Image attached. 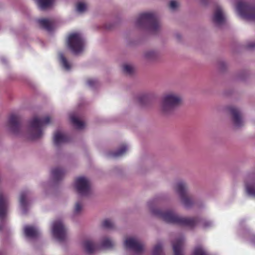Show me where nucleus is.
Listing matches in <instances>:
<instances>
[{
    "mask_svg": "<svg viewBox=\"0 0 255 255\" xmlns=\"http://www.w3.org/2000/svg\"><path fill=\"white\" fill-rule=\"evenodd\" d=\"M156 201L153 200L148 202L151 213L155 216L161 218L166 223L185 226L190 228L194 227L198 223H201L203 228L206 229L211 227V221L198 218H186L180 217L172 211L163 212L160 209L155 208L154 206Z\"/></svg>",
    "mask_w": 255,
    "mask_h": 255,
    "instance_id": "1",
    "label": "nucleus"
},
{
    "mask_svg": "<svg viewBox=\"0 0 255 255\" xmlns=\"http://www.w3.org/2000/svg\"><path fill=\"white\" fill-rule=\"evenodd\" d=\"M183 103V97L178 92L168 91L162 96L160 110L165 116L172 115Z\"/></svg>",
    "mask_w": 255,
    "mask_h": 255,
    "instance_id": "2",
    "label": "nucleus"
},
{
    "mask_svg": "<svg viewBox=\"0 0 255 255\" xmlns=\"http://www.w3.org/2000/svg\"><path fill=\"white\" fill-rule=\"evenodd\" d=\"M135 24L137 27L145 29L153 34L161 29V24L158 17L153 12L141 13L136 20Z\"/></svg>",
    "mask_w": 255,
    "mask_h": 255,
    "instance_id": "3",
    "label": "nucleus"
},
{
    "mask_svg": "<svg viewBox=\"0 0 255 255\" xmlns=\"http://www.w3.org/2000/svg\"><path fill=\"white\" fill-rule=\"evenodd\" d=\"M50 118L46 116L43 118H33L29 122V136L32 139L40 138L43 132L42 128L50 123Z\"/></svg>",
    "mask_w": 255,
    "mask_h": 255,
    "instance_id": "4",
    "label": "nucleus"
},
{
    "mask_svg": "<svg viewBox=\"0 0 255 255\" xmlns=\"http://www.w3.org/2000/svg\"><path fill=\"white\" fill-rule=\"evenodd\" d=\"M67 43L68 48L74 54H77L83 50L85 46V39L81 33L73 32L69 35Z\"/></svg>",
    "mask_w": 255,
    "mask_h": 255,
    "instance_id": "5",
    "label": "nucleus"
},
{
    "mask_svg": "<svg viewBox=\"0 0 255 255\" xmlns=\"http://www.w3.org/2000/svg\"><path fill=\"white\" fill-rule=\"evenodd\" d=\"M188 189L187 183L183 181L177 182L174 186V189L179 195L182 204L186 208L191 207L194 203L192 198L188 195Z\"/></svg>",
    "mask_w": 255,
    "mask_h": 255,
    "instance_id": "6",
    "label": "nucleus"
},
{
    "mask_svg": "<svg viewBox=\"0 0 255 255\" xmlns=\"http://www.w3.org/2000/svg\"><path fill=\"white\" fill-rule=\"evenodd\" d=\"M236 8L238 13L243 19L249 21L255 22V4L239 2Z\"/></svg>",
    "mask_w": 255,
    "mask_h": 255,
    "instance_id": "7",
    "label": "nucleus"
},
{
    "mask_svg": "<svg viewBox=\"0 0 255 255\" xmlns=\"http://www.w3.org/2000/svg\"><path fill=\"white\" fill-rule=\"evenodd\" d=\"M74 186L77 192L81 196H88L91 194V183L90 180L86 177H77Z\"/></svg>",
    "mask_w": 255,
    "mask_h": 255,
    "instance_id": "8",
    "label": "nucleus"
},
{
    "mask_svg": "<svg viewBox=\"0 0 255 255\" xmlns=\"http://www.w3.org/2000/svg\"><path fill=\"white\" fill-rule=\"evenodd\" d=\"M227 109L234 126L238 128L243 127L245 121L241 109L235 106H230Z\"/></svg>",
    "mask_w": 255,
    "mask_h": 255,
    "instance_id": "9",
    "label": "nucleus"
},
{
    "mask_svg": "<svg viewBox=\"0 0 255 255\" xmlns=\"http://www.w3.org/2000/svg\"><path fill=\"white\" fill-rule=\"evenodd\" d=\"M124 247L129 249L136 253H140L144 251L143 244L137 238L134 237H128L124 243Z\"/></svg>",
    "mask_w": 255,
    "mask_h": 255,
    "instance_id": "10",
    "label": "nucleus"
},
{
    "mask_svg": "<svg viewBox=\"0 0 255 255\" xmlns=\"http://www.w3.org/2000/svg\"><path fill=\"white\" fill-rule=\"evenodd\" d=\"M8 207V198L2 191H0V231L3 228V222L7 213Z\"/></svg>",
    "mask_w": 255,
    "mask_h": 255,
    "instance_id": "11",
    "label": "nucleus"
},
{
    "mask_svg": "<svg viewBox=\"0 0 255 255\" xmlns=\"http://www.w3.org/2000/svg\"><path fill=\"white\" fill-rule=\"evenodd\" d=\"M226 16L223 9L220 6H217L212 16L213 24L217 27H222L226 24Z\"/></svg>",
    "mask_w": 255,
    "mask_h": 255,
    "instance_id": "12",
    "label": "nucleus"
},
{
    "mask_svg": "<svg viewBox=\"0 0 255 255\" xmlns=\"http://www.w3.org/2000/svg\"><path fill=\"white\" fill-rule=\"evenodd\" d=\"M53 236L59 241H63L66 236L67 230L61 221H57L53 223L52 226Z\"/></svg>",
    "mask_w": 255,
    "mask_h": 255,
    "instance_id": "13",
    "label": "nucleus"
},
{
    "mask_svg": "<svg viewBox=\"0 0 255 255\" xmlns=\"http://www.w3.org/2000/svg\"><path fill=\"white\" fill-rule=\"evenodd\" d=\"M21 120L20 116L16 115H11L8 119V125L10 131L13 134L19 133L21 129Z\"/></svg>",
    "mask_w": 255,
    "mask_h": 255,
    "instance_id": "14",
    "label": "nucleus"
},
{
    "mask_svg": "<svg viewBox=\"0 0 255 255\" xmlns=\"http://www.w3.org/2000/svg\"><path fill=\"white\" fill-rule=\"evenodd\" d=\"M30 192L28 190H23L20 193L19 202L23 215H26L27 213L30 204Z\"/></svg>",
    "mask_w": 255,
    "mask_h": 255,
    "instance_id": "15",
    "label": "nucleus"
},
{
    "mask_svg": "<svg viewBox=\"0 0 255 255\" xmlns=\"http://www.w3.org/2000/svg\"><path fill=\"white\" fill-rule=\"evenodd\" d=\"M184 238L182 237L172 242L174 255H184Z\"/></svg>",
    "mask_w": 255,
    "mask_h": 255,
    "instance_id": "16",
    "label": "nucleus"
},
{
    "mask_svg": "<svg viewBox=\"0 0 255 255\" xmlns=\"http://www.w3.org/2000/svg\"><path fill=\"white\" fill-rule=\"evenodd\" d=\"M37 22L40 28L48 32L52 31L54 27V21L46 18H41L37 20Z\"/></svg>",
    "mask_w": 255,
    "mask_h": 255,
    "instance_id": "17",
    "label": "nucleus"
},
{
    "mask_svg": "<svg viewBox=\"0 0 255 255\" xmlns=\"http://www.w3.org/2000/svg\"><path fill=\"white\" fill-rule=\"evenodd\" d=\"M24 233L26 237L34 239L39 236V232L34 227L30 226H25L24 228Z\"/></svg>",
    "mask_w": 255,
    "mask_h": 255,
    "instance_id": "18",
    "label": "nucleus"
},
{
    "mask_svg": "<svg viewBox=\"0 0 255 255\" xmlns=\"http://www.w3.org/2000/svg\"><path fill=\"white\" fill-rule=\"evenodd\" d=\"M68 140L67 136L59 131L56 132L53 137V141L55 145L58 146L62 143L67 142Z\"/></svg>",
    "mask_w": 255,
    "mask_h": 255,
    "instance_id": "19",
    "label": "nucleus"
},
{
    "mask_svg": "<svg viewBox=\"0 0 255 255\" xmlns=\"http://www.w3.org/2000/svg\"><path fill=\"white\" fill-rule=\"evenodd\" d=\"M65 175L64 170L61 168H55L51 171V176L55 181H58L62 179Z\"/></svg>",
    "mask_w": 255,
    "mask_h": 255,
    "instance_id": "20",
    "label": "nucleus"
},
{
    "mask_svg": "<svg viewBox=\"0 0 255 255\" xmlns=\"http://www.w3.org/2000/svg\"><path fill=\"white\" fill-rule=\"evenodd\" d=\"M128 150V146L126 144L122 145L119 149L115 152H110L108 156L111 157L117 158L123 156Z\"/></svg>",
    "mask_w": 255,
    "mask_h": 255,
    "instance_id": "21",
    "label": "nucleus"
},
{
    "mask_svg": "<svg viewBox=\"0 0 255 255\" xmlns=\"http://www.w3.org/2000/svg\"><path fill=\"white\" fill-rule=\"evenodd\" d=\"M144 57L148 60H154L159 57V53L155 50H148L144 52Z\"/></svg>",
    "mask_w": 255,
    "mask_h": 255,
    "instance_id": "22",
    "label": "nucleus"
},
{
    "mask_svg": "<svg viewBox=\"0 0 255 255\" xmlns=\"http://www.w3.org/2000/svg\"><path fill=\"white\" fill-rule=\"evenodd\" d=\"M76 10L80 13H83L85 12L88 8V4L84 1H78L76 4Z\"/></svg>",
    "mask_w": 255,
    "mask_h": 255,
    "instance_id": "23",
    "label": "nucleus"
},
{
    "mask_svg": "<svg viewBox=\"0 0 255 255\" xmlns=\"http://www.w3.org/2000/svg\"><path fill=\"white\" fill-rule=\"evenodd\" d=\"M84 249L88 254H92L96 250V246L94 242L90 240H86L84 242Z\"/></svg>",
    "mask_w": 255,
    "mask_h": 255,
    "instance_id": "24",
    "label": "nucleus"
},
{
    "mask_svg": "<svg viewBox=\"0 0 255 255\" xmlns=\"http://www.w3.org/2000/svg\"><path fill=\"white\" fill-rule=\"evenodd\" d=\"M37 4L41 9H45L50 7L55 0H35Z\"/></svg>",
    "mask_w": 255,
    "mask_h": 255,
    "instance_id": "25",
    "label": "nucleus"
},
{
    "mask_svg": "<svg viewBox=\"0 0 255 255\" xmlns=\"http://www.w3.org/2000/svg\"><path fill=\"white\" fill-rule=\"evenodd\" d=\"M70 120L76 128L81 129L84 128V123L82 121H80L75 115H71Z\"/></svg>",
    "mask_w": 255,
    "mask_h": 255,
    "instance_id": "26",
    "label": "nucleus"
},
{
    "mask_svg": "<svg viewBox=\"0 0 255 255\" xmlns=\"http://www.w3.org/2000/svg\"><path fill=\"white\" fill-rule=\"evenodd\" d=\"M83 210V204L81 201H78L75 203L73 209V215L74 216L80 215Z\"/></svg>",
    "mask_w": 255,
    "mask_h": 255,
    "instance_id": "27",
    "label": "nucleus"
},
{
    "mask_svg": "<svg viewBox=\"0 0 255 255\" xmlns=\"http://www.w3.org/2000/svg\"><path fill=\"white\" fill-rule=\"evenodd\" d=\"M151 97V94L147 93H141L137 96V99L138 102L144 105Z\"/></svg>",
    "mask_w": 255,
    "mask_h": 255,
    "instance_id": "28",
    "label": "nucleus"
},
{
    "mask_svg": "<svg viewBox=\"0 0 255 255\" xmlns=\"http://www.w3.org/2000/svg\"><path fill=\"white\" fill-rule=\"evenodd\" d=\"M59 59H60V62H61L62 66L66 70H70V69L71 68L70 64L68 62L67 59L64 56V54L62 53H59Z\"/></svg>",
    "mask_w": 255,
    "mask_h": 255,
    "instance_id": "29",
    "label": "nucleus"
},
{
    "mask_svg": "<svg viewBox=\"0 0 255 255\" xmlns=\"http://www.w3.org/2000/svg\"><path fill=\"white\" fill-rule=\"evenodd\" d=\"M192 255H209L202 246H198L194 248Z\"/></svg>",
    "mask_w": 255,
    "mask_h": 255,
    "instance_id": "30",
    "label": "nucleus"
},
{
    "mask_svg": "<svg viewBox=\"0 0 255 255\" xmlns=\"http://www.w3.org/2000/svg\"><path fill=\"white\" fill-rule=\"evenodd\" d=\"M246 189L247 193L249 195L255 197V181L253 183L247 184Z\"/></svg>",
    "mask_w": 255,
    "mask_h": 255,
    "instance_id": "31",
    "label": "nucleus"
},
{
    "mask_svg": "<svg viewBox=\"0 0 255 255\" xmlns=\"http://www.w3.org/2000/svg\"><path fill=\"white\" fill-rule=\"evenodd\" d=\"M102 246L105 248L110 249L114 246V243L108 238H104L101 243Z\"/></svg>",
    "mask_w": 255,
    "mask_h": 255,
    "instance_id": "32",
    "label": "nucleus"
},
{
    "mask_svg": "<svg viewBox=\"0 0 255 255\" xmlns=\"http://www.w3.org/2000/svg\"><path fill=\"white\" fill-rule=\"evenodd\" d=\"M152 255H164L161 244L158 243L155 246L152 251Z\"/></svg>",
    "mask_w": 255,
    "mask_h": 255,
    "instance_id": "33",
    "label": "nucleus"
},
{
    "mask_svg": "<svg viewBox=\"0 0 255 255\" xmlns=\"http://www.w3.org/2000/svg\"><path fill=\"white\" fill-rule=\"evenodd\" d=\"M104 228L107 229H112L114 228V224L112 221L110 219H106L103 221L102 224Z\"/></svg>",
    "mask_w": 255,
    "mask_h": 255,
    "instance_id": "34",
    "label": "nucleus"
},
{
    "mask_svg": "<svg viewBox=\"0 0 255 255\" xmlns=\"http://www.w3.org/2000/svg\"><path fill=\"white\" fill-rule=\"evenodd\" d=\"M123 70L126 74L131 75L134 71V68L131 65L125 64L123 66Z\"/></svg>",
    "mask_w": 255,
    "mask_h": 255,
    "instance_id": "35",
    "label": "nucleus"
},
{
    "mask_svg": "<svg viewBox=\"0 0 255 255\" xmlns=\"http://www.w3.org/2000/svg\"><path fill=\"white\" fill-rule=\"evenodd\" d=\"M87 84L92 88L97 87L99 85V82L97 79H90L87 80Z\"/></svg>",
    "mask_w": 255,
    "mask_h": 255,
    "instance_id": "36",
    "label": "nucleus"
},
{
    "mask_svg": "<svg viewBox=\"0 0 255 255\" xmlns=\"http://www.w3.org/2000/svg\"><path fill=\"white\" fill-rule=\"evenodd\" d=\"M178 6V3L176 1L171 0L169 3V7L172 10H175Z\"/></svg>",
    "mask_w": 255,
    "mask_h": 255,
    "instance_id": "37",
    "label": "nucleus"
},
{
    "mask_svg": "<svg viewBox=\"0 0 255 255\" xmlns=\"http://www.w3.org/2000/svg\"><path fill=\"white\" fill-rule=\"evenodd\" d=\"M227 64L224 61H220L218 62L219 68L221 70H224L227 67Z\"/></svg>",
    "mask_w": 255,
    "mask_h": 255,
    "instance_id": "38",
    "label": "nucleus"
},
{
    "mask_svg": "<svg viewBox=\"0 0 255 255\" xmlns=\"http://www.w3.org/2000/svg\"><path fill=\"white\" fill-rule=\"evenodd\" d=\"M247 48L250 50L255 49V42H251L246 45Z\"/></svg>",
    "mask_w": 255,
    "mask_h": 255,
    "instance_id": "39",
    "label": "nucleus"
},
{
    "mask_svg": "<svg viewBox=\"0 0 255 255\" xmlns=\"http://www.w3.org/2000/svg\"><path fill=\"white\" fill-rule=\"evenodd\" d=\"M175 37H176V39H177L178 40H179H179H180L181 38V35H180V34H176L175 35Z\"/></svg>",
    "mask_w": 255,
    "mask_h": 255,
    "instance_id": "40",
    "label": "nucleus"
},
{
    "mask_svg": "<svg viewBox=\"0 0 255 255\" xmlns=\"http://www.w3.org/2000/svg\"><path fill=\"white\" fill-rule=\"evenodd\" d=\"M252 242L255 245V235L253 236L252 238Z\"/></svg>",
    "mask_w": 255,
    "mask_h": 255,
    "instance_id": "41",
    "label": "nucleus"
},
{
    "mask_svg": "<svg viewBox=\"0 0 255 255\" xmlns=\"http://www.w3.org/2000/svg\"><path fill=\"white\" fill-rule=\"evenodd\" d=\"M2 61H3V62H5V59H2Z\"/></svg>",
    "mask_w": 255,
    "mask_h": 255,
    "instance_id": "42",
    "label": "nucleus"
}]
</instances>
